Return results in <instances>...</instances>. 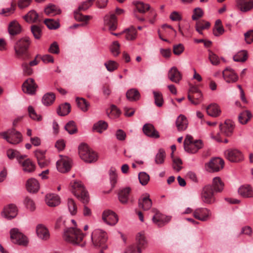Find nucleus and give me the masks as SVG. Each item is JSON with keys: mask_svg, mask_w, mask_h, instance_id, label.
I'll use <instances>...</instances> for the list:
<instances>
[{"mask_svg": "<svg viewBox=\"0 0 253 253\" xmlns=\"http://www.w3.org/2000/svg\"><path fill=\"white\" fill-rule=\"evenodd\" d=\"M84 237L82 231L76 227H70L64 231L63 239L73 245H79Z\"/></svg>", "mask_w": 253, "mask_h": 253, "instance_id": "f257e3e1", "label": "nucleus"}, {"mask_svg": "<svg viewBox=\"0 0 253 253\" xmlns=\"http://www.w3.org/2000/svg\"><path fill=\"white\" fill-rule=\"evenodd\" d=\"M91 237L94 246L101 249L99 253H104L103 251L107 248L106 233L101 229H95L92 232Z\"/></svg>", "mask_w": 253, "mask_h": 253, "instance_id": "f03ea898", "label": "nucleus"}, {"mask_svg": "<svg viewBox=\"0 0 253 253\" xmlns=\"http://www.w3.org/2000/svg\"><path fill=\"white\" fill-rule=\"evenodd\" d=\"M30 44V39L28 37H24L18 40L14 45V49L16 55L19 58H22L25 60L29 58V54L27 50Z\"/></svg>", "mask_w": 253, "mask_h": 253, "instance_id": "7ed1b4c3", "label": "nucleus"}, {"mask_svg": "<svg viewBox=\"0 0 253 253\" xmlns=\"http://www.w3.org/2000/svg\"><path fill=\"white\" fill-rule=\"evenodd\" d=\"M71 191L74 195L81 200L84 204H86L89 202V195L84 189V188L80 181H75L73 183H71Z\"/></svg>", "mask_w": 253, "mask_h": 253, "instance_id": "20e7f679", "label": "nucleus"}, {"mask_svg": "<svg viewBox=\"0 0 253 253\" xmlns=\"http://www.w3.org/2000/svg\"><path fill=\"white\" fill-rule=\"evenodd\" d=\"M203 146L201 140H194L193 137L187 134L184 141V148L185 151L191 154H195Z\"/></svg>", "mask_w": 253, "mask_h": 253, "instance_id": "39448f33", "label": "nucleus"}, {"mask_svg": "<svg viewBox=\"0 0 253 253\" xmlns=\"http://www.w3.org/2000/svg\"><path fill=\"white\" fill-rule=\"evenodd\" d=\"M78 151L80 158L84 162L90 163L97 160V154L90 149L86 144H80L78 147Z\"/></svg>", "mask_w": 253, "mask_h": 253, "instance_id": "423d86ee", "label": "nucleus"}, {"mask_svg": "<svg viewBox=\"0 0 253 253\" xmlns=\"http://www.w3.org/2000/svg\"><path fill=\"white\" fill-rule=\"evenodd\" d=\"M0 136L12 144H17L22 140L21 133L14 128L9 129L6 131L0 132Z\"/></svg>", "mask_w": 253, "mask_h": 253, "instance_id": "0eeeda50", "label": "nucleus"}, {"mask_svg": "<svg viewBox=\"0 0 253 253\" xmlns=\"http://www.w3.org/2000/svg\"><path fill=\"white\" fill-rule=\"evenodd\" d=\"M214 192L211 185L205 186L202 190L201 197L202 201L208 204H212L215 202Z\"/></svg>", "mask_w": 253, "mask_h": 253, "instance_id": "6e6552de", "label": "nucleus"}, {"mask_svg": "<svg viewBox=\"0 0 253 253\" xmlns=\"http://www.w3.org/2000/svg\"><path fill=\"white\" fill-rule=\"evenodd\" d=\"M10 238L13 243L20 246H26L28 243V240L26 236L19 231L17 228L11 229Z\"/></svg>", "mask_w": 253, "mask_h": 253, "instance_id": "1a4fd4ad", "label": "nucleus"}, {"mask_svg": "<svg viewBox=\"0 0 253 253\" xmlns=\"http://www.w3.org/2000/svg\"><path fill=\"white\" fill-rule=\"evenodd\" d=\"M226 158L231 162H238L243 159L241 151L236 149H230L225 151Z\"/></svg>", "mask_w": 253, "mask_h": 253, "instance_id": "9d476101", "label": "nucleus"}, {"mask_svg": "<svg viewBox=\"0 0 253 253\" xmlns=\"http://www.w3.org/2000/svg\"><path fill=\"white\" fill-rule=\"evenodd\" d=\"M72 160L67 157H63L60 160L56 163L58 170L64 173L68 171L71 168Z\"/></svg>", "mask_w": 253, "mask_h": 253, "instance_id": "9b49d317", "label": "nucleus"}, {"mask_svg": "<svg viewBox=\"0 0 253 253\" xmlns=\"http://www.w3.org/2000/svg\"><path fill=\"white\" fill-rule=\"evenodd\" d=\"M211 215V211L207 208H198L193 211L194 217L202 221L208 220Z\"/></svg>", "mask_w": 253, "mask_h": 253, "instance_id": "f8f14e48", "label": "nucleus"}, {"mask_svg": "<svg viewBox=\"0 0 253 253\" xmlns=\"http://www.w3.org/2000/svg\"><path fill=\"white\" fill-rule=\"evenodd\" d=\"M102 219L107 224L114 225L118 221L117 215L111 210H106L102 213Z\"/></svg>", "mask_w": 253, "mask_h": 253, "instance_id": "ddd939ff", "label": "nucleus"}, {"mask_svg": "<svg viewBox=\"0 0 253 253\" xmlns=\"http://www.w3.org/2000/svg\"><path fill=\"white\" fill-rule=\"evenodd\" d=\"M152 211L154 213L152 218L153 222L158 226L162 227L169 221L167 217L160 213L157 209H153Z\"/></svg>", "mask_w": 253, "mask_h": 253, "instance_id": "4468645a", "label": "nucleus"}, {"mask_svg": "<svg viewBox=\"0 0 253 253\" xmlns=\"http://www.w3.org/2000/svg\"><path fill=\"white\" fill-rule=\"evenodd\" d=\"M37 87L34 79L29 78L23 83L22 89L25 93L33 94L35 93Z\"/></svg>", "mask_w": 253, "mask_h": 253, "instance_id": "2eb2a0df", "label": "nucleus"}, {"mask_svg": "<svg viewBox=\"0 0 253 253\" xmlns=\"http://www.w3.org/2000/svg\"><path fill=\"white\" fill-rule=\"evenodd\" d=\"M223 77L227 83H234L238 79V76L230 67H227L222 72Z\"/></svg>", "mask_w": 253, "mask_h": 253, "instance_id": "dca6fc26", "label": "nucleus"}, {"mask_svg": "<svg viewBox=\"0 0 253 253\" xmlns=\"http://www.w3.org/2000/svg\"><path fill=\"white\" fill-rule=\"evenodd\" d=\"M150 195L145 193L138 200V207L144 211L149 210L152 205L151 200L149 198Z\"/></svg>", "mask_w": 253, "mask_h": 253, "instance_id": "f3484780", "label": "nucleus"}, {"mask_svg": "<svg viewBox=\"0 0 253 253\" xmlns=\"http://www.w3.org/2000/svg\"><path fill=\"white\" fill-rule=\"evenodd\" d=\"M237 7L242 12H247L253 9V0H237Z\"/></svg>", "mask_w": 253, "mask_h": 253, "instance_id": "a211bd4d", "label": "nucleus"}, {"mask_svg": "<svg viewBox=\"0 0 253 253\" xmlns=\"http://www.w3.org/2000/svg\"><path fill=\"white\" fill-rule=\"evenodd\" d=\"M17 214L16 207L13 204H10L4 208L2 215L7 219L14 218Z\"/></svg>", "mask_w": 253, "mask_h": 253, "instance_id": "6ab92c4d", "label": "nucleus"}, {"mask_svg": "<svg viewBox=\"0 0 253 253\" xmlns=\"http://www.w3.org/2000/svg\"><path fill=\"white\" fill-rule=\"evenodd\" d=\"M224 164V161L222 159L215 158L210 161L209 163V167L211 171H218L223 168Z\"/></svg>", "mask_w": 253, "mask_h": 253, "instance_id": "aec40b11", "label": "nucleus"}, {"mask_svg": "<svg viewBox=\"0 0 253 253\" xmlns=\"http://www.w3.org/2000/svg\"><path fill=\"white\" fill-rule=\"evenodd\" d=\"M168 78L171 82L177 84L182 79V75L176 67H173L168 72Z\"/></svg>", "mask_w": 253, "mask_h": 253, "instance_id": "412c9836", "label": "nucleus"}, {"mask_svg": "<svg viewBox=\"0 0 253 253\" xmlns=\"http://www.w3.org/2000/svg\"><path fill=\"white\" fill-rule=\"evenodd\" d=\"M130 191L131 188L130 187L123 188L119 190L118 198L122 204H126L127 203Z\"/></svg>", "mask_w": 253, "mask_h": 253, "instance_id": "4be33fe9", "label": "nucleus"}, {"mask_svg": "<svg viewBox=\"0 0 253 253\" xmlns=\"http://www.w3.org/2000/svg\"><path fill=\"white\" fill-rule=\"evenodd\" d=\"M175 125L178 131H182L187 128L188 122L185 116L180 115L176 119Z\"/></svg>", "mask_w": 253, "mask_h": 253, "instance_id": "5701e85b", "label": "nucleus"}, {"mask_svg": "<svg viewBox=\"0 0 253 253\" xmlns=\"http://www.w3.org/2000/svg\"><path fill=\"white\" fill-rule=\"evenodd\" d=\"M219 128L221 133L226 136H230L232 133L234 126L230 120H227L223 124L220 125Z\"/></svg>", "mask_w": 253, "mask_h": 253, "instance_id": "b1692460", "label": "nucleus"}, {"mask_svg": "<svg viewBox=\"0 0 253 253\" xmlns=\"http://www.w3.org/2000/svg\"><path fill=\"white\" fill-rule=\"evenodd\" d=\"M144 133L148 136L157 138L160 137L159 132L154 128L151 124H147L144 125L143 127Z\"/></svg>", "mask_w": 253, "mask_h": 253, "instance_id": "393cba45", "label": "nucleus"}, {"mask_svg": "<svg viewBox=\"0 0 253 253\" xmlns=\"http://www.w3.org/2000/svg\"><path fill=\"white\" fill-rule=\"evenodd\" d=\"M36 232L38 236L43 240H47L49 238L50 234L46 227L42 224L37 226Z\"/></svg>", "mask_w": 253, "mask_h": 253, "instance_id": "a878e982", "label": "nucleus"}, {"mask_svg": "<svg viewBox=\"0 0 253 253\" xmlns=\"http://www.w3.org/2000/svg\"><path fill=\"white\" fill-rule=\"evenodd\" d=\"M137 243V252L141 253V249H145L147 246V241L144 234V233L141 232L138 233L136 237Z\"/></svg>", "mask_w": 253, "mask_h": 253, "instance_id": "bb28decb", "label": "nucleus"}, {"mask_svg": "<svg viewBox=\"0 0 253 253\" xmlns=\"http://www.w3.org/2000/svg\"><path fill=\"white\" fill-rule=\"evenodd\" d=\"M24 19L28 23H38L41 21L39 14L34 10H31L23 16Z\"/></svg>", "mask_w": 253, "mask_h": 253, "instance_id": "cd10ccee", "label": "nucleus"}, {"mask_svg": "<svg viewBox=\"0 0 253 253\" xmlns=\"http://www.w3.org/2000/svg\"><path fill=\"white\" fill-rule=\"evenodd\" d=\"M45 202L49 207H54L59 205L60 198L57 195L48 194L45 196Z\"/></svg>", "mask_w": 253, "mask_h": 253, "instance_id": "c85d7f7f", "label": "nucleus"}, {"mask_svg": "<svg viewBox=\"0 0 253 253\" xmlns=\"http://www.w3.org/2000/svg\"><path fill=\"white\" fill-rule=\"evenodd\" d=\"M104 22L108 26L110 30L114 31L117 28V18L114 14L106 15L104 17Z\"/></svg>", "mask_w": 253, "mask_h": 253, "instance_id": "c756f323", "label": "nucleus"}, {"mask_svg": "<svg viewBox=\"0 0 253 253\" xmlns=\"http://www.w3.org/2000/svg\"><path fill=\"white\" fill-rule=\"evenodd\" d=\"M27 190L31 193L37 192L40 189V184L35 178H31L28 180L26 183Z\"/></svg>", "mask_w": 253, "mask_h": 253, "instance_id": "7c9ffc66", "label": "nucleus"}, {"mask_svg": "<svg viewBox=\"0 0 253 253\" xmlns=\"http://www.w3.org/2000/svg\"><path fill=\"white\" fill-rule=\"evenodd\" d=\"M208 114L213 117H217L219 116L221 111L219 106L216 104H211L206 108Z\"/></svg>", "mask_w": 253, "mask_h": 253, "instance_id": "2f4dec72", "label": "nucleus"}, {"mask_svg": "<svg viewBox=\"0 0 253 253\" xmlns=\"http://www.w3.org/2000/svg\"><path fill=\"white\" fill-rule=\"evenodd\" d=\"M21 31V28L19 24L16 21H13L10 23L8 26V32L11 35H16Z\"/></svg>", "mask_w": 253, "mask_h": 253, "instance_id": "473e14b6", "label": "nucleus"}, {"mask_svg": "<svg viewBox=\"0 0 253 253\" xmlns=\"http://www.w3.org/2000/svg\"><path fill=\"white\" fill-rule=\"evenodd\" d=\"M6 154L8 158L10 159H13L16 158L19 163H21V160L26 157V155H20L18 151L12 149H8L6 152Z\"/></svg>", "mask_w": 253, "mask_h": 253, "instance_id": "72a5a7b5", "label": "nucleus"}, {"mask_svg": "<svg viewBox=\"0 0 253 253\" xmlns=\"http://www.w3.org/2000/svg\"><path fill=\"white\" fill-rule=\"evenodd\" d=\"M211 186L214 192H221L223 189L224 184L220 177H215L213 179Z\"/></svg>", "mask_w": 253, "mask_h": 253, "instance_id": "f704fd0d", "label": "nucleus"}, {"mask_svg": "<svg viewBox=\"0 0 253 253\" xmlns=\"http://www.w3.org/2000/svg\"><path fill=\"white\" fill-rule=\"evenodd\" d=\"M126 96L128 100L135 101L139 99L140 94L137 89L131 88L127 91Z\"/></svg>", "mask_w": 253, "mask_h": 253, "instance_id": "c9c22d12", "label": "nucleus"}, {"mask_svg": "<svg viewBox=\"0 0 253 253\" xmlns=\"http://www.w3.org/2000/svg\"><path fill=\"white\" fill-rule=\"evenodd\" d=\"M240 195L244 197L249 198L253 197V191L249 185L242 186L238 190Z\"/></svg>", "mask_w": 253, "mask_h": 253, "instance_id": "e433bc0d", "label": "nucleus"}, {"mask_svg": "<svg viewBox=\"0 0 253 253\" xmlns=\"http://www.w3.org/2000/svg\"><path fill=\"white\" fill-rule=\"evenodd\" d=\"M23 167V170L25 172H32L35 169V165L29 159L24 160L20 163Z\"/></svg>", "mask_w": 253, "mask_h": 253, "instance_id": "4c0bfd02", "label": "nucleus"}, {"mask_svg": "<svg viewBox=\"0 0 253 253\" xmlns=\"http://www.w3.org/2000/svg\"><path fill=\"white\" fill-rule=\"evenodd\" d=\"M71 111V106L69 103H65L60 105L57 109L58 115L64 116L68 115Z\"/></svg>", "mask_w": 253, "mask_h": 253, "instance_id": "58836bf2", "label": "nucleus"}, {"mask_svg": "<svg viewBox=\"0 0 253 253\" xmlns=\"http://www.w3.org/2000/svg\"><path fill=\"white\" fill-rule=\"evenodd\" d=\"M55 95L52 92L45 93L42 97V102L45 106H50L54 101Z\"/></svg>", "mask_w": 253, "mask_h": 253, "instance_id": "ea45409f", "label": "nucleus"}, {"mask_svg": "<svg viewBox=\"0 0 253 253\" xmlns=\"http://www.w3.org/2000/svg\"><path fill=\"white\" fill-rule=\"evenodd\" d=\"M203 95L201 92H199L196 94L191 95L188 94V99L191 103L195 105H197L200 103L202 100Z\"/></svg>", "mask_w": 253, "mask_h": 253, "instance_id": "a19ab883", "label": "nucleus"}, {"mask_svg": "<svg viewBox=\"0 0 253 253\" xmlns=\"http://www.w3.org/2000/svg\"><path fill=\"white\" fill-rule=\"evenodd\" d=\"M252 117V115L251 113L248 110H246L239 114L238 116V120L241 124H246Z\"/></svg>", "mask_w": 253, "mask_h": 253, "instance_id": "79ce46f5", "label": "nucleus"}, {"mask_svg": "<svg viewBox=\"0 0 253 253\" xmlns=\"http://www.w3.org/2000/svg\"><path fill=\"white\" fill-rule=\"evenodd\" d=\"M107 127L108 124L106 122L99 121L93 125V129L96 132L101 133L107 128Z\"/></svg>", "mask_w": 253, "mask_h": 253, "instance_id": "37998d69", "label": "nucleus"}, {"mask_svg": "<svg viewBox=\"0 0 253 253\" xmlns=\"http://www.w3.org/2000/svg\"><path fill=\"white\" fill-rule=\"evenodd\" d=\"M44 12L47 15L53 16L60 13V10L56 5L49 4L45 8Z\"/></svg>", "mask_w": 253, "mask_h": 253, "instance_id": "c03bdc74", "label": "nucleus"}, {"mask_svg": "<svg viewBox=\"0 0 253 253\" xmlns=\"http://www.w3.org/2000/svg\"><path fill=\"white\" fill-rule=\"evenodd\" d=\"M76 102L78 107L83 112H86L88 110L89 104L83 98H77Z\"/></svg>", "mask_w": 253, "mask_h": 253, "instance_id": "a18cd8bd", "label": "nucleus"}, {"mask_svg": "<svg viewBox=\"0 0 253 253\" xmlns=\"http://www.w3.org/2000/svg\"><path fill=\"white\" fill-rule=\"evenodd\" d=\"M247 52L245 50H242L233 56V60L236 62H244L247 59Z\"/></svg>", "mask_w": 253, "mask_h": 253, "instance_id": "49530a36", "label": "nucleus"}, {"mask_svg": "<svg viewBox=\"0 0 253 253\" xmlns=\"http://www.w3.org/2000/svg\"><path fill=\"white\" fill-rule=\"evenodd\" d=\"M153 94L155 105L159 107H162L164 104L162 94L160 92L154 91H153Z\"/></svg>", "mask_w": 253, "mask_h": 253, "instance_id": "de8ad7c7", "label": "nucleus"}, {"mask_svg": "<svg viewBox=\"0 0 253 253\" xmlns=\"http://www.w3.org/2000/svg\"><path fill=\"white\" fill-rule=\"evenodd\" d=\"M166 157L165 152L163 149H159L158 153L155 156V162L156 164H162L164 162Z\"/></svg>", "mask_w": 253, "mask_h": 253, "instance_id": "09e8293b", "label": "nucleus"}, {"mask_svg": "<svg viewBox=\"0 0 253 253\" xmlns=\"http://www.w3.org/2000/svg\"><path fill=\"white\" fill-rule=\"evenodd\" d=\"M80 11H79V10H78V11H75V19L78 21L85 22L84 24H86L87 22V21L91 18V16L89 15H83L80 12Z\"/></svg>", "mask_w": 253, "mask_h": 253, "instance_id": "8fccbe9b", "label": "nucleus"}, {"mask_svg": "<svg viewBox=\"0 0 253 253\" xmlns=\"http://www.w3.org/2000/svg\"><path fill=\"white\" fill-rule=\"evenodd\" d=\"M67 206L71 214L75 215L77 212V207L75 201L72 199H68Z\"/></svg>", "mask_w": 253, "mask_h": 253, "instance_id": "3c124183", "label": "nucleus"}, {"mask_svg": "<svg viewBox=\"0 0 253 253\" xmlns=\"http://www.w3.org/2000/svg\"><path fill=\"white\" fill-rule=\"evenodd\" d=\"M44 23L50 29H56L60 26V24L58 22L52 19H45L44 20Z\"/></svg>", "mask_w": 253, "mask_h": 253, "instance_id": "603ef678", "label": "nucleus"}, {"mask_svg": "<svg viewBox=\"0 0 253 253\" xmlns=\"http://www.w3.org/2000/svg\"><path fill=\"white\" fill-rule=\"evenodd\" d=\"M65 129L71 134H74L77 131V128L75 123L73 121L69 122L65 125Z\"/></svg>", "mask_w": 253, "mask_h": 253, "instance_id": "864d4df0", "label": "nucleus"}, {"mask_svg": "<svg viewBox=\"0 0 253 253\" xmlns=\"http://www.w3.org/2000/svg\"><path fill=\"white\" fill-rule=\"evenodd\" d=\"M126 34V38L127 40H133L136 37V31L135 29L132 28L126 29L124 31Z\"/></svg>", "mask_w": 253, "mask_h": 253, "instance_id": "5fc2aeb1", "label": "nucleus"}, {"mask_svg": "<svg viewBox=\"0 0 253 253\" xmlns=\"http://www.w3.org/2000/svg\"><path fill=\"white\" fill-rule=\"evenodd\" d=\"M135 4L137 10L140 13H145L150 8L149 4H145L142 2H136Z\"/></svg>", "mask_w": 253, "mask_h": 253, "instance_id": "6e6d98bb", "label": "nucleus"}, {"mask_svg": "<svg viewBox=\"0 0 253 253\" xmlns=\"http://www.w3.org/2000/svg\"><path fill=\"white\" fill-rule=\"evenodd\" d=\"M31 32L36 39H39L42 35V29L38 25H32L31 27Z\"/></svg>", "mask_w": 253, "mask_h": 253, "instance_id": "4d7b16f0", "label": "nucleus"}, {"mask_svg": "<svg viewBox=\"0 0 253 253\" xmlns=\"http://www.w3.org/2000/svg\"><path fill=\"white\" fill-rule=\"evenodd\" d=\"M16 4L13 2L11 3L10 7L9 8H3L1 10L0 14H3L4 16H7L13 13L15 10Z\"/></svg>", "mask_w": 253, "mask_h": 253, "instance_id": "13d9d810", "label": "nucleus"}, {"mask_svg": "<svg viewBox=\"0 0 253 253\" xmlns=\"http://www.w3.org/2000/svg\"><path fill=\"white\" fill-rule=\"evenodd\" d=\"M138 178L140 183L142 185H146L150 180L149 175L145 172H141L139 173Z\"/></svg>", "mask_w": 253, "mask_h": 253, "instance_id": "bf43d9fd", "label": "nucleus"}, {"mask_svg": "<svg viewBox=\"0 0 253 253\" xmlns=\"http://www.w3.org/2000/svg\"><path fill=\"white\" fill-rule=\"evenodd\" d=\"M104 65L108 71L113 72L117 69L118 65L115 61L109 60L105 63Z\"/></svg>", "mask_w": 253, "mask_h": 253, "instance_id": "052dcab7", "label": "nucleus"}, {"mask_svg": "<svg viewBox=\"0 0 253 253\" xmlns=\"http://www.w3.org/2000/svg\"><path fill=\"white\" fill-rule=\"evenodd\" d=\"M120 44L117 41L113 42L110 46V50L112 53L115 56L120 54Z\"/></svg>", "mask_w": 253, "mask_h": 253, "instance_id": "680f3d73", "label": "nucleus"}, {"mask_svg": "<svg viewBox=\"0 0 253 253\" xmlns=\"http://www.w3.org/2000/svg\"><path fill=\"white\" fill-rule=\"evenodd\" d=\"M24 204L26 208L31 211H34L36 209L34 202L29 197H26L24 200Z\"/></svg>", "mask_w": 253, "mask_h": 253, "instance_id": "e2e57ef3", "label": "nucleus"}, {"mask_svg": "<svg viewBox=\"0 0 253 253\" xmlns=\"http://www.w3.org/2000/svg\"><path fill=\"white\" fill-rule=\"evenodd\" d=\"M109 175L111 185L113 187L115 186L117 182V174L116 173V169L114 168H111L109 170Z\"/></svg>", "mask_w": 253, "mask_h": 253, "instance_id": "0e129e2a", "label": "nucleus"}, {"mask_svg": "<svg viewBox=\"0 0 253 253\" xmlns=\"http://www.w3.org/2000/svg\"><path fill=\"white\" fill-rule=\"evenodd\" d=\"M94 0H87L80 5L78 8L79 11H85L90 7L93 4Z\"/></svg>", "mask_w": 253, "mask_h": 253, "instance_id": "69168bd1", "label": "nucleus"}, {"mask_svg": "<svg viewBox=\"0 0 253 253\" xmlns=\"http://www.w3.org/2000/svg\"><path fill=\"white\" fill-rule=\"evenodd\" d=\"M31 66L26 62L22 63L21 67L24 75L30 76L33 73V69L31 68Z\"/></svg>", "mask_w": 253, "mask_h": 253, "instance_id": "338daca9", "label": "nucleus"}, {"mask_svg": "<svg viewBox=\"0 0 253 253\" xmlns=\"http://www.w3.org/2000/svg\"><path fill=\"white\" fill-rule=\"evenodd\" d=\"M203 14L204 12L203 10L200 7H197L194 9L192 19L193 20H197L202 17Z\"/></svg>", "mask_w": 253, "mask_h": 253, "instance_id": "774afa93", "label": "nucleus"}]
</instances>
